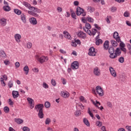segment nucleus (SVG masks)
Returning <instances> with one entry per match:
<instances>
[{"mask_svg":"<svg viewBox=\"0 0 131 131\" xmlns=\"http://www.w3.org/2000/svg\"><path fill=\"white\" fill-rule=\"evenodd\" d=\"M120 49L121 51H122L124 53H126V49L125 47H121Z\"/></svg>","mask_w":131,"mask_h":131,"instance_id":"052dcab7","label":"nucleus"},{"mask_svg":"<svg viewBox=\"0 0 131 131\" xmlns=\"http://www.w3.org/2000/svg\"><path fill=\"white\" fill-rule=\"evenodd\" d=\"M3 10L5 11L6 12H9L11 11V8L9 6V5L5 6L3 7Z\"/></svg>","mask_w":131,"mask_h":131,"instance_id":"c85d7f7f","label":"nucleus"},{"mask_svg":"<svg viewBox=\"0 0 131 131\" xmlns=\"http://www.w3.org/2000/svg\"><path fill=\"white\" fill-rule=\"evenodd\" d=\"M4 111L5 113H9V112H10V108H9L8 106H5L4 108Z\"/></svg>","mask_w":131,"mask_h":131,"instance_id":"a19ab883","label":"nucleus"},{"mask_svg":"<svg viewBox=\"0 0 131 131\" xmlns=\"http://www.w3.org/2000/svg\"><path fill=\"white\" fill-rule=\"evenodd\" d=\"M50 123H51V119L47 118L45 121V124H49Z\"/></svg>","mask_w":131,"mask_h":131,"instance_id":"09e8293b","label":"nucleus"},{"mask_svg":"<svg viewBox=\"0 0 131 131\" xmlns=\"http://www.w3.org/2000/svg\"><path fill=\"white\" fill-rule=\"evenodd\" d=\"M76 15L77 16H83L84 17L85 15H86V12L84 11L82 8H80V7H78L76 9Z\"/></svg>","mask_w":131,"mask_h":131,"instance_id":"39448f33","label":"nucleus"},{"mask_svg":"<svg viewBox=\"0 0 131 131\" xmlns=\"http://www.w3.org/2000/svg\"><path fill=\"white\" fill-rule=\"evenodd\" d=\"M61 97H62L63 98H65L66 99H67V98H69L70 96L69 92L67 91H61Z\"/></svg>","mask_w":131,"mask_h":131,"instance_id":"4468645a","label":"nucleus"},{"mask_svg":"<svg viewBox=\"0 0 131 131\" xmlns=\"http://www.w3.org/2000/svg\"><path fill=\"white\" fill-rule=\"evenodd\" d=\"M106 104L107 107H109L110 108H112L113 105H112V103L111 102L108 101Z\"/></svg>","mask_w":131,"mask_h":131,"instance_id":"13d9d810","label":"nucleus"},{"mask_svg":"<svg viewBox=\"0 0 131 131\" xmlns=\"http://www.w3.org/2000/svg\"><path fill=\"white\" fill-rule=\"evenodd\" d=\"M23 131H30V129L29 128V127H28L27 126H24L23 128Z\"/></svg>","mask_w":131,"mask_h":131,"instance_id":"864d4df0","label":"nucleus"},{"mask_svg":"<svg viewBox=\"0 0 131 131\" xmlns=\"http://www.w3.org/2000/svg\"><path fill=\"white\" fill-rule=\"evenodd\" d=\"M111 43L113 47H117L118 46V43H117V41H115L114 40H111Z\"/></svg>","mask_w":131,"mask_h":131,"instance_id":"cd10ccee","label":"nucleus"},{"mask_svg":"<svg viewBox=\"0 0 131 131\" xmlns=\"http://www.w3.org/2000/svg\"><path fill=\"white\" fill-rule=\"evenodd\" d=\"M119 62H120V63H123V62H124V58H123V57H120L119 59Z\"/></svg>","mask_w":131,"mask_h":131,"instance_id":"5fc2aeb1","label":"nucleus"},{"mask_svg":"<svg viewBox=\"0 0 131 131\" xmlns=\"http://www.w3.org/2000/svg\"><path fill=\"white\" fill-rule=\"evenodd\" d=\"M77 35L78 37L83 39H84L86 37V35L82 31L77 32Z\"/></svg>","mask_w":131,"mask_h":131,"instance_id":"9d476101","label":"nucleus"},{"mask_svg":"<svg viewBox=\"0 0 131 131\" xmlns=\"http://www.w3.org/2000/svg\"><path fill=\"white\" fill-rule=\"evenodd\" d=\"M96 92L99 97H103V96H104V90H103V89L100 86H97L95 90H93V93H95Z\"/></svg>","mask_w":131,"mask_h":131,"instance_id":"7ed1b4c3","label":"nucleus"},{"mask_svg":"<svg viewBox=\"0 0 131 131\" xmlns=\"http://www.w3.org/2000/svg\"><path fill=\"white\" fill-rule=\"evenodd\" d=\"M76 43H77V45H79V46H80V44L81 43V42H80V40H76L75 41Z\"/></svg>","mask_w":131,"mask_h":131,"instance_id":"69168bd1","label":"nucleus"},{"mask_svg":"<svg viewBox=\"0 0 131 131\" xmlns=\"http://www.w3.org/2000/svg\"><path fill=\"white\" fill-rule=\"evenodd\" d=\"M0 24L2 26H6L7 25V19L2 18L0 19Z\"/></svg>","mask_w":131,"mask_h":131,"instance_id":"aec40b11","label":"nucleus"},{"mask_svg":"<svg viewBox=\"0 0 131 131\" xmlns=\"http://www.w3.org/2000/svg\"><path fill=\"white\" fill-rule=\"evenodd\" d=\"M93 72L94 75H95L96 76H100V75H101V71L98 67H96L94 68Z\"/></svg>","mask_w":131,"mask_h":131,"instance_id":"9b49d317","label":"nucleus"},{"mask_svg":"<svg viewBox=\"0 0 131 131\" xmlns=\"http://www.w3.org/2000/svg\"><path fill=\"white\" fill-rule=\"evenodd\" d=\"M35 109L38 112V116L40 119H42L45 115L43 114V104H39L35 106Z\"/></svg>","mask_w":131,"mask_h":131,"instance_id":"f03ea898","label":"nucleus"},{"mask_svg":"<svg viewBox=\"0 0 131 131\" xmlns=\"http://www.w3.org/2000/svg\"><path fill=\"white\" fill-rule=\"evenodd\" d=\"M92 103L95 106V107H97V108H98V109H99V110L102 111L103 110V109H104V107L102 106L99 107V106H101V103H100V102L97 100H96L95 101L92 100Z\"/></svg>","mask_w":131,"mask_h":131,"instance_id":"423d86ee","label":"nucleus"},{"mask_svg":"<svg viewBox=\"0 0 131 131\" xmlns=\"http://www.w3.org/2000/svg\"><path fill=\"white\" fill-rule=\"evenodd\" d=\"M12 96L14 99H16L19 97V92L16 91H12Z\"/></svg>","mask_w":131,"mask_h":131,"instance_id":"412c9836","label":"nucleus"},{"mask_svg":"<svg viewBox=\"0 0 131 131\" xmlns=\"http://www.w3.org/2000/svg\"><path fill=\"white\" fill-rule=\"evenodd\" d=\"M27 100L28 102V103L30 104V108L31 109H33V108H34V105L33 104V103H34V100H33L32 99V98H30V97H28L27 98Z\"/></svg>","mask_w":131,"mask_h":131,"instance_id":"f8f14e48","label":"nucleus"},{"mask_svg":"<svg viewBox=\"0 0 131 131\" xmlns=\"http://www.w3.org/2000/svg\"><path fill=\"white\" fill-rule=\"evenodd\" d=\"M8 86H9L10 89H11V88L13 87V82L12 81H10L8 83Z\"/></svg>","mask_w":131,"mask_h":131,"instance_id":"e2e57ef3","label":"nucleus"},{"mask_svg":"<svg viewBox=\"0 0 131 131\" xmlns=\"http://www.w3.org/2000/svg\"><path fill=\"white\" fill-rule=\"evenodd\" d=\"M62 82L63 84H66V80L64 78H61Z\"/></svg>","mask_w":131,"mask_h":131,"instance_id":"774afa93","label":"nucleus"},{"mask_svg":"<svg viewBox=\"0 0 131 131\" xmlns=\"http://www.w3.org/2000/svg\"><path fill=\"white\" fill-rule=\"evenodd\" d=\"M15 65L16 68H19V67H20V63L19 62H15Z\"/></svg>","mask_w":131,"mask_h":131,"instance_id":"0e129e2a","label":"nucleus"},{"mask_svg":"<svg viewBox=\"0 0 131 131\" xmlns=\"http://www.w3.org/2000/svg\"><path fill=\"white\" fill-rule=\"evenodd\" d=\"M8 80V76L6 75H4L2 76V77L0 78V81L1 82V84L3 85V86H6V83L5 81H7Z\"/></svg>","mask_w":131,"mask_h":131,"instance_id":"6e6552de","label":"nucleus"},{"mask_svg":"<svg viewBox=\"0 0 131 131\" xmlns=\"http://www.w3.org/2000/svg\"><path fill=\"white\" fill-rule=\"evenodd\" d=\"M96 54H97V52L95 50V49L94 48V47H91L89 49V53H88V55H89V56H93L95 57Z\"/></svg>","mask_w":131,"mask_h":131,"instance_id":"1a4fd4ad","label":"nucleus"},{"mask_svg":"<svg viewBox=\"0 0 131 131\" xmlns=\"http://www.w3.org/2000/svg\"><path fill=\"white\" fill-rule=\"evenodd\" d=\"M46 108H50L51 107V103L49 102H46L45 104Z\"/></svg>","mask_w":131,"mask_h":131,"instance_id":"37998d69","label":"nucleus"},{"mask_svg":"<svg viewBox=\"0 0 131 131\" xmlns=\"http://www.w3.org/2000/svg\"><path fill=\"white\" fill-rule=\"evenodd\" d=\"M23 5L25 6L26 7V8H28L29 10L31 8V6L29 4V3L26 2H23Z\"/></svg>","mask_w":131,"mask_h":131,"instance_id":"2f4dec72","label":"nucleus"},{"mask_svg":"<svg viewBox=\"0 0 131 131\" xmlns=\"http://www.w3.org/2000/svg\"><path fill=\"white\" fill-rule=\"evenodd\" d=\"M104 50H107L109 48V41L106 40L105 41L103 45Z\"/></svg>","mask_w":131,"mask_h":131,"instance_id":"a878e982","label":"nucleus"},{"mask_svg":"<svg viewBox=\"0 0 131 131\" xmlns=\"http://www.w3.org/2000/svg\"><path fill=\"white\" fill-rule=\"evenodd\" d=\"M0 57L2 58L6 57V53H5V52L3 50L0 51Z\"/></svg>","mask_w":131,"mask_h":131,"instance_id":"e433bc0d","label":"nucleus"},{"mask_svg":"<svg viewBox=\"0 0 131 131\" xmlns=\"http://www.w3.org/2000/svg\"><path fill=\"white\" fill-rule=\"evenodd\" d=\"M29 22L32 25H36L37 24V20L35 17H31L29 18Z\"/></svg>","mask_w":131,"mask_h":131,"instance_id":"dca6fc26","label":"nucleus"},{"mask_svg":"<svg viewBox=\"0 0 131 131\" xmlns=\"http://www.w3.org/2000/svg\"><path fill=\"white\" fill-rule=\"evenodd\" d=\"M20 19L21 21L25 24L26 23L27 20H26V15H25L24 14H21L20 15Z\"/></svg>","mask_w":131,"mask_h":131,"instance_id":"4be33fe9","label":"nucleus"},{"mask_svg":"<svg viewBox=\"0 0 131 131\" xmlns=\"http://www.w3.org/2000/svg\"><path fill=\"white\" fill-rule=\"evenodd\" d=\"M120 48H125V44L123 42L120 41Z\"/></svg>","mask_w":131,"mask_h":131,"instance_id":"3c124183","label":"nucleus"},{"mask_svg":"<svg viewBox=\"0 0 131 131\" xmlns=\"http://www.w3.org/2000/svg\"><path fill=\"white\" fill-rule=\"evenodd\" d=\"M111 12H112V13H114V12H116V11H117V8H116V7L113 6V7H111L110 9Z\"/></svg>","mask_w":131,"mask_h":131,"instance_id":"c9c22d12","label":"nucleus"},{"mask_svg":"<svg viewBox=\"0 0 131 131\" xmlns=\"http://www.w3.org/2000/svg\"><path fill=\"white\" fill-rule=\"evenodd\" d=\"M109 69H110V72L111 75H112L113 77H116V76H117V74H116V71H115V70H114V68L110 67L109 68Z\"/></svg>","mask_w":131,"mask_h":131,"instance_id":"2eb2a0df","label":"nucleus"},{"mask_svg":"<svg viewBox=\"0 0 131 131\" xmlns=\"http://www.w3.org/2000/svg\"><path fill=\"white\" fill-rule=\"evenodd\" d=\"M36 59L37 60L38 62H39L41 64L45 63V62H48L49 61V57L48 56H39L38 55L36 56Z\"/></svg>","mask_w":131,"mask_h":131,"instance_id":"20e7f679","label":"nucleus"},{"mask_svg":"<svg viewBox=\"0 0 131 131\" xmlns=\"http://www.w3.org/2000/svg\"><path fill=\"white\" fill-rule=\"evenodd\" d=\"M63 33L64 34V37H66V38H67V39L71 40V35H70V34H69L67 31H63Z\"/></svg>","mask_w":131,"mask_h":131,"instance_id":"6ab92c4d","label":"nucleus"},{"mask_svg":"<svg viewBox=\"0 0 131 131\" xmlns=\"http://www.w3.org/2000/svg\"><path fill=\"white\" fill-rule=\"evenodd\" d=\"M43 88H44V89H49V85H48V84H47V83L43 82Z\"/></svg>","mask_w":131,"mask_h":131,"instance_id":"4d7b16f0","label":"nucleus"},{"mask_svg":"<svg viewBox=\"0 0 131 131\" xmlns=\"http://www.w3.org/2000/svg\"><path fill=\"white\" fill-rule=\"evenodd\" d=\"M91 32L92 35H96L97 33V30L95 29H93Z\"/></svg>","mask_w":131,"mask_h":131,"instance_id":"8fccbe9b","label":"nucleus"},{"mask_svg":"<svg viewBox=\"0 0 131 131\" xmlns=\"http://www.w3.org/2000/svg\"><path fill=\"white\" fill-rule=\"evenodd\" d=\"M110 57L111 59H115V58L117 57V54L115 53H110Z\"/></svg>","mask_w":131,"mask_h":131,"instance_id":"c756f323","label":"nucleus"},{"mask_svg":"<svg viewBox=\"0 0 131 131\" xmlns=\"http://www.w3.org/2000/svg\"><path fill=\"white\" fill-rule=\"evenodd\" d=\"M113 37L116 40L117 42H120V37L119 36L118 32H115L113 34Z\"/></svg>","mask_w":131,"mask_h":131,"instance_id":"ddd939ff","label":"nucleus"},{"mask_svg":"<svg viewBox=\"0 0 131 131\" xmlns=\"http://www.w3.org/2000/svg\"><path fill=\"white\" fill-rule=\"evenodd\" d=\"M86 19L88 20V22H90L91 23H93L94 22V18L88 16L86 18Z\"/></svg>","mask_w":131,"mask_h":131,"instance_id":"79ce46f5","label":"nucleus"},{"mask_svg":"<svg viewBox=\"0 0 131 131\" xmlns=\"http://www.w3.org/2000/svg\"><path fill=\"white\" fill-rule=\"evenodd\" d=\"M87 11H88V12H89L90 13H93V12L95 11V8H92L91 7H88Z\"/></svg>","mask_w":131,"mask_h":131,"instance_id":"7c9ffc66","label":"nucleus"},{"mask_svg":"<svg viewBox=\"0 0 131 131\" xmlns=\"http://www.w3.org/2000/svg\"><path fill=\"white\" fill-rule=\"evenodd\" d=\"M14 38L16 42H20L21 41L20 39L21 38V35L20 34H16L14 35Z\"/></svg>","mask_w":131,"mask_h":131,"instance_id":"a211bd4d","label":"nucleus"},{"mask_svg":"<svg viewBox=\"0 0 131 131\" xmlns=\"http://www.w3.org/2000/svg\"><path fill=\"white\" fill-rule=\"evenodd\" d=\"M29 10H30L28 11V14H29V15L33 16V17H39V15L36 13H40L41 12L40 9L33 6H31V8H29Z\"/></svg>","mask_w":131,"mask_h":131,"instance_id":"f257e3e1","label":"nucleus"},{"mask_svg":"<svg viewBox=\"0 0 131 131\" xmlns=\"http://www.w3.org/2000/svg\"><path fill=\"white\" fill-rule=\"evenodd\" d=\"M71 46L72 47H73L74 48H75L77 46V44H76L75 41H72V43H71Z\"/></svg>","mask_w":131,"mask_h":131,"instance_id":"bf43d9fd","label":"nucleus"},{"mask_svg":"<svg viewBox=\"0 0 131 131\" xmlns=\"http://www.w3.org/2000/svg\"><path fill=\"white\" fill-rule=\"evenodd\" d=\"M115 53H116L117 56V55H120V54H121V50L120 49V48H117L115 51Z\"/></svg>","mask_w":131,"mask_h":131,"instance_id":"72a5a7b5","label":"nucleus"},{"mask_svg":"<svg viewBox=\"0 0 131 131\" xmlns=\"http://www.w3.org/2000/svg\"><path fill=\"white\" fill-rule=\"evenodd\" d=\"M27 49H31V48H32V43L28 42L27 43Z\"/></svg>","mask_w":131,"mask_h":131,"instance_id":"49530a36","label":"nucleus"},{"mask_svg":"<svg viewBox=\"0 0 131 131\" xmlns=\"http://www.w3.org/2000/svg\"><path fill=\"white\" fill-rule=\"evenodd\" d=\"M14 121L17 123V124H21V123H23V120L20 118H15Z\"/></svg>","mask_w":131,"mask_h":131,"instance_id":"b1692460","label":"nucleus"},{"mask_svg":"<svg viewBox=\"0 0 131 131\" xmlns=\"http://www.w3.org/2000/svg\"><path fill=\"white\" fill-rule=\"evenodd\" d=\"M70 11L72 18H73V19H76V14H75V12H74V11H73V9H71Z\"/></svg>","mask_w":131,"mask_h":131,"instance_id":"5701e85b","label":"nucleus"},{"mask_svg":"<svg viewBox=\"0 0 131 131\" xmlns=\"http://www.w3.org/2000/svg\"><path fill=\"white\" fill-rule=\"evenodd\" d=\"M100 38V35H98V36L96 37V45L97 46H99V45H101V43H103V40Z\"/></svg>","mask_w":131,"mask_h":131,"instance_id":"f3484780","label":"nucleus"},{"mask_svg":"<svg viewBox=\"0 0 131 131\" xmlns=\"http://www.w3.org/2000/svg\"><path fill=\"white\" fill-rule=\"evenodd\" d=\"M83 122L85 125L90 126V122H89V120H88L86 118H85L83 119Z\"/></svg>","mask_w":131,"mask_h":131,"instance_id":"f704fd0d","label":"nucleus"},{"mask_svg":"<svg viewBox=\"0 0 131 131\" xmlns=\"http://www.w3.org/2000/svg\"><path fill=\"white\" fill-rule=\"evenodd\" d=\"M115 52V50H114V48L113 47H110L109 49H108V53L110 54H112L113 53H114Z\"/></svg>","mask_w":131,"mask_h":131,"instance_id":"ea45409f","label":"nucleus"},{"mask_svg":"<svg viewBox=\"0 0 131 131\" xmlns=\"http://www.w3.org/2000/svg\"><path fill=\"white\" fill-rule=\"evenodd\" d=\"M14 13H15V14H16V15H21V11L20 10H18V9H15L14 10Z\"/></svg>","mask_w":131,"mask_h":131,"instance_id":"58836bf2","label":"nucleus"},{"mask_svg":"<svg viewBox=\"0 0 131 131\" xmlns=\"http://www.w3.org/2000/svg\"><path fill=\"white\" fill-rule=\"evenodd\" d=\"M79 100L81 101V102H82L83 103H86V100H85V98H84V97L82 96L79 97Z\"/></svg>","mask_w":131,"mask_h":131,"instance_id":"4c0bfd02","label":"nucleus"},{"mask_svg":"<svg viewBox=\"0 0 131 131\" xmlns=\"http://www.w3.org/2000/svg\"><path fill=\"white\" fill-rule=\"evenodd\" d=\"M125 128L127 129L128 131H131V126H126Z\"/></svg>","mask_w":131,"mask_h":131,"instance_id":"338daca9","label":"nucleus"},{"mask_svg":"<svg viewBox=\"0 0 131 131\" xmlns=\"http://www.w3.org/2000/svg\"><path fill=\"white\" fill-rule=\"evenodd\" d=\"M71 67L73 70L78 69L79 67V63H78V61H74L73 63H72Z\"/></svg>","mask_w":131,"mask_h":131,"instance_id":"0eeeda50","label":"nucleus"},{"mask_svg":"<svg viewBox=\"0 0 131 131\" xmlns=\"http://www.w3.org/2000/svg\"><path fill=\"white\" fill-rule=\"evenodd\" d=\"M51 84H52L53 86H56L57 83L56 82V80H55V79H52L51 80Z\"/></svg>","mask_w":131,"mask_h":131,"instance_id":"de8ad7c7","label":"nucleus"},{"mask_svg":"<svg viewBox=\"0 0 131 131\" xmlns=\"http://www.w3.org/2000/svg\"><path fill=\"white\" fill-rule=\"evenodd\" d=\"M83 29L84 31H85V32H86V33H88V34H89V35H92V31H91V30H90V29H89L88 28H85V27H84L83 28Z\"/></svg>","mask_w":131,"mask_h":131,"instance_id":"bb28decb","label":"nucleus"},{"mask_svg":"<svg viewBox=\"0 0 131 131\" xmlns=\"http://www.w3.org/2000/svg\"><path fill=\"white\" fill-rule=\"evenodd\" d=\"M88 112L89 115L91 116V117H92V118H93L94 114H93V113H92V112H91V108H88Z\"/></svg>","mask_w":131,"mask_h":131,"instance_id":"a18cd8bd","label":"nucleus"},{"mask_svg":"<svg viewBox=\"0 0 131 131\" xmlns=\"http://www.w3.org/2000/svg\"><path fill=\"white\" fill-rule=\"evenodd\" d=\"M111 19H112V16H107L106 18H105V20L106 21L107 23H108V24L111 23V21L110 20H111Z\"/></svg>","mask_w":131,"mask_h":131,"instance_id":"473e14b6","label":"nucleus"},{"mask_svg":"<svg viewBox=\"0 0 131 131\" xmlns=\"http://www.w3.org/2000/svg\"><path fill=\"white\" fill-rule=\"evenodd\" d=\"M85 28H89V29H91V28H92V26H91V24H90L89 23H87L85 24Z\"/></svg>","mask_w":131,"mask_h":131,"instance_id":"603ef678","label":"nucleus"},{"mask_svg":"<svg viewBox=\"0 0 131 131\" xmlns=\"http://www.w3.org/2000/svg\"><path fill=\"white\" fill-rule=\"evenodd\" d=\"M75 115H76V116H79V115H80V112H79V111H77L75 113Z\"/></svg>","mask_w":131,"mask_h":131,"instance_id":"680f3d73","label":"nucleus"},{"mask_svg":"<svg viewBox=\"0 0 131 131\" xmlns=\"http://www.w3.org/2000/svg\"><path fill=\"white\" fill-rule=\"evenodd\" d=\"M102 122L100 121H98L96 123V125L97 126H98V127H101V126H102Z\"/></svg>","mask_w":131,"mask_h":131,"instance_id":"c03bdc74","label":"nucleus"},{"mask_svg":"<svg viewBox=\"0 0 131 131\" xmlns=\"http://www.w3.org/2000/svg\"><path fill=\"white\" fill-rule=\"evenodd\" d=\"M24 71L26 75H27L29 73V68L28 66H25L24 68Z\"/></svg>","mask_w":131,"mask_h":131,"instance_id":"393cba45","label":"nucleus"},{"mask_svg":"<svg viewBox=\"0 0 131 131\" xmlns=\"http://www.w3.org/2000/svg\"><path fill=\"white\" fill-rule=\"evenodd\" d=\"M129 12H128V11H126L124 13V16L126 17H129Z\"/></svg>","mask_w":131,"mask_h":131,"instance_id":"6e6d98bb","label":"nucleus"}]
</instances>
